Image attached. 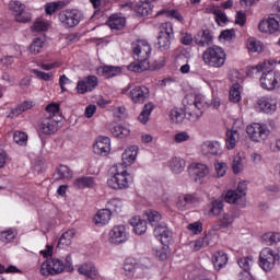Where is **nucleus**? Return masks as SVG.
Returning a JSON list of instances; mask_svg holds the SVG:
<instances>
[{
  "instance_id": "nucleus-1",
  "label": "nucleus",
  "mask_w": 280,
  "mask_h": 280,
  "mask_svg": "<svg viewBox=\"0 0 280 280\" xmlns=\"http://www.w3.org/2000/svg\"><path fill=\"white\" fill-rule=\"evenodd\" d=\"M206 105L203 97L195 96V100L186 107V112L180 108H173L170 113V119L173 124H183L185 117L189 121H198L205 113Z\"/></svg>"
},
{
  "instance_id": "nucleus-2",
  "label": "nucleus",
  "mask_w": 280,
  "mask_h": 280,
  "mask_svg": "<svg viewBox=\"0 0 280 280\" xmlns=\"http://www.w3.org/2000/svg\"><path fill=\"white\" fill-rule=\"evenodd\" d=\"M133 58L137 62L130 63L127 69L135 73H141L150 69V54H152V47L147 40L140 39L131 44Z\"/></svg>"
},
{
  "instance_id": "nucleus-3",
  "label": "nucleus",
  "mask_w": 280,
  "mask_h": 280,
  "mask_svg": "<svg viewBox=\"0 0 280 280\" xmlns=\"http://www.w3.org/2000/svg\"><path fill=\"white\" fill-rule=\"evenodd\" d=\"M275 65H277L276 61L266 60L252 68L253 71H257V73L262 72L259 82L261 89H265V91L280 89V73L275 71Z\"/></svg>"
},
{
  "instance_id": "nucleus-4",
  "label": "nucleus",
  "mask_w": 280,
  "mask_h": 280,
  "mask_svg": "<svg viewBox=\"0 0 280 280\" xmlns=\"http://www.w3.org/2000/svg\"><path fill=\"white\" fill-rule=\"evenodd\" d=\"M65 270H67V272H73V260L71 255L66 257L65 264L60 258L47 259L42 264L39 272L43 277H49V275H60L61 272H65Z\"/></svg>"
},
{
  "instance_id": "nucleus-5",
  "label": "nucleus",
  "mask_w": 280,
  "mask_h": 280,
  "mask_svg": "<svg viewBox=\"0 0 280 280\" xmlns=\"http://www.w3.org/2000/svg\"><path fill=\"white\" fill-rule=\"evenodd\" d=\"M110 174L112 177L107 180V185L110 189H128V187H130L132 175L126 171L122 164L112 166Z\"/></svg>"
},
{
  "instance_id": "nucleus-6",
  "label": "nucleus",
  "mask_w": 280,
  "mask_h": 280,
  "mask_svg": "<svg viewBox=\"0 0 280 280\" xmlns=\"http://www.w3.org/2000/svg\"><path fill=\"white\" fill-rule=\"evenodd\" d=\"M202 60L208 67L220 69L226 62V51H224V48L213 45L203 51Z\"/></svg>"
},
{
  "instance_id": "nucleus-7",
  "label": "nucleus",
  "mask_w": 280,
  "mask_h": 280,
  "mask_svg": "<svg viewBox=\"0 0 280 280\" xmlns=\"http://www.w3.org/2000/svg\"><path fill=\"white\" fill-rule=\"evenodd\" d=\"M246 189H248L246 182L238 183L237 189L226 192L225 202L237 205V207L244 209L246 207Z\"/></svg>"
},
{
  "instance_id": "nucleus-8",
  "label": "nucleus",
  "mask_w": 280,
  "mask_h": 280,
  "mask_svg": "<svg viewBox=\"0 0 280 280\" xmlns=\"http://www.w3.org/2000/svg\"><path fill=\"white\" fill-rule=\"evenodd\" d=\"M172 36H174V25L171 22L163 23L158 36V45L161 51H167L172 47Z\"/></svg>"
},
{
  "instance_id": "nucleus-9",
  "label": "nucleus",
  "mask_w": 280,
  "mask_h": 280,
  "mask_svg": "<svg viewBox=\"0 0 280 280\" xmlns=\"http://www.w3.org/2000/svg\"><path fill=\"white\" fill-rule=\"evenodd\" d=\"M188 174L195 183L202 185L207 183V178L211 174V168L202 163H192L188 166Z\"/></svg>"
},
{
  "instance_id": "nucleus-10",
  "label": "nucleus",
  "mask_w": 280,
  "mask_h": 280,
  "mask_svg": "<svg viewBox=\"0 0 280 280\" xmlns=\"http://www.w3.org/2000/svg\"><path fill=\"white\" fill-rule=\"evenodd\" d=\"M278 259L279 254L275 253L270 247H265L259 254V266L265 272H270Z\"/></svg>"
},
{
  "instance_id": "nucleus-11",
  "label": "nucleus",
  "mask_w": 280,
  "mask_h": 280,
  "mask_svg": "<svg viewBox=\"0 0 280 280\" xmlns=\"http://www.w3.org/2000/svg\"><path fill=\"white\" fill-rule=\"evenodd\" d=\"M59 21L63 27H75L82 21V12L79 10H65L59 13Z\"/></svg>"
},
{
  "instance_id": "nucleus-12",
  "label": "nucleus",
  "mask_w": 280,
  "mask_h": 280,
  "mask_svg": "<svg viewBox=\"0 0 280 280\" xmlns=\"http://www.w3.org/2000/svg\"><path fill=\"white\" fill-rule=\"evenodd\" d=\"M246 132L252 141H256L258 143L261 141H266V139H268V136L270 135L268 127L259 122L247 126Z\"/></svg>"
},
{
  "instance_id": "nucleus-13",
  "label": "nucleus",
  "mask_w": 280,
  "mask_h": 280,
  "mask_svg": "<svg viewBox=\"0 0 280 280\" xmlns=\"http://www.w3.org/2000/svg\"><path fill=\"white\" fill-rule=\"evenodd\" d=\"M279 14H271L259 22L258 30L265 34H275V32H279Z\"/></svg>"
},
{
  "instance_id": "nucleus-14",
  "label": "nucleus",
  "mask_w": 280,
  "mask_h": 280,
  "mask_svg": "<svg viewBox=\"0 0 280 280\" xmlns=\"http://www.w3.org/2000/svg\"><path fill=\"white\" fill-rule=\"evenodd\" d=\"M38 130L42 135H54L58 132V120H56L51 114L44 115L38 124Z\"/></svg>"
},
{
  "instance_id": "nucleus-15",
  "label": "nucleus",
  "mask_w": 280,
  "mask_h": 280,
  "mask_svg": "<svg viewBox=\"0 0 280 280\" xmlns=\"http://www.w3.org/2000/svg\"><path fill=\"white\" fill-rule=\"evenodd\" d=\"M97 84V77L88 75L86 78L78 82L77 92L79 93V95H84V93H91V91H95Z\"/></svg>"
},
{
  "instance_id": "nucleus-16",
  "label": "nucleus",
  "mask_w": 280,
  "mask_h": 280,
  "mask_svg": "<svg viewBox=\"0 0 280 280\" xmlns=\"http://www.w3.org/2000/svg\"><path fill=\"white\" fill-rule=\"evenodd\" d=\"M130 97L133 104H143L150 100V89L145 85H138L130 91Z\"/></svg>"
},
{
  "instance_id": "nucleus-17",
  "label": "nucleus",
  "mask_w": 280,
  "mask_h": 280,
  "mask_svg": "<svg viewBox=\"0 0 280 280\" xmlns=\"http://www.w3.org/2000/svg\"><path fill=\"white\" fill-rule=\"evenodd\" d=\"M108 242H110V244H124V242H128V234L126 233V226L115 225L109 231Z\"/></svg>"
},
{
  "instance_id": "nucleus-18",
  "label": "nucleus",
  "mask_w": 280,
  "mask_h": 280,
  "mask_svg": "<svg viewBox=\"0 0 280 280\" xmlns=\"http://www.w3.org/2000/svg\"><path fill=\"white\" fill-rule=\"evenodd\" d=\"M257 106L259 110L266 113L267 115L277 110V102H275V100H272L270 96H260L257 100Z\"/></svg>"
},
{
  "instance_id": "nucleus-19",
  "label": "nucleus",
  "mask_w": 280,
  "mask_h": 280,
  "mask_svg": "<svg viewBox=\"0 0 280 280\" xmlns=\"http://www.w3.org/2000/svg\"><path fill=\"white\" fill-rule=\"evenodd\" d=\"M153 234L162 244H165L172 237V231H170L166 223H158L153 230Z\"/></svg>"
},
{
  "instance_id": "nucleus-20",
  "label": "nucleus",
  "mask_w": 280,
  "mask_h": 280,
  "mask_svg": "<svg viewBox=\"0 0 280 280\" xmlns=\"http://www.w3.org/2000/svg\"><path fill=\"white\" fill-rule=\"evenodd\" d=\"M93 151L95 154L100 155L108 154V152H110V139L107 137L100 138L93 147Z\"/></svg>"
},
{
  "instance_id": "nucleus-21",
  "label": "nucleus",
  "mask_w": 280,
  "mask_h": 280,
  "mask_svg": "<svg viewBox=\"0 0 280 280\" xmlns=\"http://www.w3.org/2000/svg\"><path fill=\"white\" fill-rule=\"evenodd\" d=\"M79 275H84V277H88V279H97L100 277V272H97V269L95 266L91 262H86L84 265H81L78 267Z\"/></svg>"
},
{
  "instance_id": "nucleus-22",
  "label": "nucleus",
  "mask_w": 280,
  "mask_h": 280,
  "mask_svg": "<svg viewBox=\"0 0 280 280\" xmlns=\"http://www.w3.org/2000/svg\"><path fill=\"white\" fill-rule=\"evenodd\" d=\"M139 148L137 145H131L126 149L121 155L122 166L127 167V165H132L133 161H137V152Z\"/></svg>"
},
{
  "instance_id": "nucleus-23",
  "label": "nucleus",
  "mask_w": 280,
  "mask_h": 280,
  "mask_svg": "<svg viewBox=\"0 0 280 280\" xmlns=\"http://www.w3.org/2000/svg\"><path fill=\"white\" fill-rule=\"evenodd\" d=\"M110 215H113L110 209H102L95 214L93 222L96 226H106L110 222Z\"/></svg>"
},
{
  "instance_id": "nucleus-24",
  "label": "nucleus",
  "mask_w": 280,
  "mask_h": 280,
  "mask_svg": "<svg viewBox=\"0 0 280 280\" xmlns=\"http://www.w3.org/2000/svg\"><path fill=\"white\" fill-rule=\"evenodd\" d=\"M75 189H86L95 187V177L82 176L73 180L72 183Z\"/></svg>"
},
{
  "instance_id": "nucleus-25",
  "label": "nucleus",
  "mask_w": 280,
  "mask_h": 280,
  "mask_svg": "<svg viewBox=\"0 0 280 280\" xmlns=\"http://www.w3.org/2000/svg\"><path fill=\"white\" fill-rule=\"evenodd\" d=\"M212 40L213 36H211V32L209 30L200 31L195 36V43L198 45V47H207V45H211Z\"/></svg>"
},
{
  "instance_id": "nucleus-26",
  "label": "nucleus",
  "mask_w": 280,
  "mask_h": 280,
  "mask_svg": "<svg viewBox=\"0 0 280 280\" xmlns=\"http://www.w3.org/2000/svg\"><path fill=\"white\" fill-rule=\"evenodd\" d=\"M109 132H112L113 137L124 139L130 135V129L117 122H113L109 125Z\"/></svg>"
},
{
  "instance_id": "nucleus-27",
  "label": "nucleus",
  "mask_w": 280,
  "mask_h": 280,
  "mask_svg": "<svg viewBox=\"0 0 280 280\" xmlns=\"http://www.w3.org/2000/svg\"><path fill=\"white\" fill-rule=\"evenodd\" d=\"M130 224L133 226V233H136V235H143V233L148 231V223L145 220L141 219V217H133L130 220Z\"/></svg>"
},
{
  "instance_id": "nucleus-28",
  "label": "nucleus",
  "mask_w": 280,
  "mask_h": 280,
  "mask_svg": "<svg viewBox=\"0 0 280 280\" xmlns=\"http://www.w3.org/2000/svg\"><path fill=\"white\" fill-rule=\"evenodd\" d=\"M212 264L215 270H222L225 264H229V256L224 252H215L212 256Z\"/></svg>"
},
{
  "instance_id": "nucleus-29",
  "label": "nucleus",
  "mask_w": 280,
  "mask_h": 280,
  "mask_svg": "<svg viewBox=\"0 0 280 280\" xmlns=\"http://www.w3.org/2000/svg\"><path fill=\"white\" fill-rule=\"evenodd\" d=\"M168 167L173 174H183V172H185V160L172 158L168 161Z\"/></svg>"
},
{
  "instance_id": "nucleus-30",
  "label": "nucleus",
  "mask_w": 280,
  "mask_h": 280,
  "mask_svg": "<svg viewBox=\"0 0 280 280\" xmlns=\"http://www.w3.org/2000/svg\"><path fill=\"white\" fill-rule=\"evenodd\" d=\"M54 178L55 180H61L62 178L70 180V178H73V171L67 165H60L54 174Z\"/></svg>"
},
{
  "instance_id": "nucleus-31",
  "label": "nucleus",
  "mask_w": 280,
  "mask_h": 280,
  "mask_svg": "<svg viewBox=\"0 0 280 280\" xmlns=\"http://www.w3.org/2000/svg\"><path fill=\"white\" fill-rule=\"evenodd\" d=\"M98 75H105V78H115L121 73V68L113 66H103L97 69Z\"/></svg>"
},
{
  "instance_id": "nucleus-32",
  "label": "nucleus",
  "mask_w": 280,
  "mask_h": 280,
  "mask_svg": "<svg viewBox=\"0 0 280 280\" xmlns=\"http://www.w3.org/2000/svg\"><path fill=\"white\" fill-rule=\"evenodd\" d=\"M75 235L74 230H68L66 231L59 238V242L57 244L58 248H67V246H71V242Z\"/></svg>"
},
{
  "instance_id": "nucleus-33",
  "label": "nucleus",
  "mask_w": 280,
  "mask_h": 280,
  "mask_svg": "<svg viewBox=\"0 0 280 280\" xmlns=\"http://www.w3.org/2000/svg\"><path fill=\"white\" fill-rule=\"evenodd\" d=\"M237 141H240V132L237 130H229L226 132L225 145L228 150H234L235 145H237Z\"/></svg>"
},
{
  "instance_id": "nucleus-34",
  "label": "nucleus",
  "mask_w": 280,
  "mask_h": 280,
  "mask_svg": "<svg viewBox=\"0 0 280 280\" xmlns=\"http://www.w3.org/2000/svg\"><path fill=\"white\" fill-rule=\"evenodd\" d=\"M224 211V201L220 199H212L209 205L208 213L210 215H220Z\"/></svg>"
},
{
  "instance_id": "nucleus-35",
  "label": "nucleus",
  "mask_w": 280,
  "mask_h": 280,
  "mask_svg": "<svg viewBox=\"0 0 280 280\" xmlns=\"http://www.w3.org/2000/svg\"><path fill=\"white\" fill-rule=\"evenodd\" d=\"M203 154H212L213 156L220 154V143L218 142H205L201 147Z\"/></svg>"
},
{
  "instance_id": "nucleus-36",
  "label": "nucleus",
  "mask_w": 280,
  "mask_h": 280,
  "mask_svg": "<svg viewBox=\"0 0 280 280\" xmlns=\"http://www.w3.org/2000/svg\"><path fill=\"white\" fill-rule=\"evenodd\" d=\"M154 110V103L149 102L144 105L141 114L138 116V120L141 124H148L150 120V115H152V112Z\"/></svg>"
},
{
  "instance_id": "nucleus-37",
  "label": "nucleus",
  "mask_w": 280,
  "mask_h": 280,
  "mask_svg": "<svg viewBox=\"0 0 280 280\" xmlns=\"http://www.w3.org/2000/svg\"><path fill=\"white\" fill-rule=\"evenodd\" d=\"M145 218L151 226H156L159 225L163 217L156 210H147Z\"/></svg>"
},
{
  "instance_id": "nucleus-38",
  "label": "nucleus",
  "mask_w": 280,
  "mask_h": 280,
  "mask_svg": "<svg viewBox=\"0 0 280 280\" xmlns=\"http://www.w3.org/2000/svg\"><path fill=\"white\" fill-rule=\"evenodd\" d=\"M247 49L253 54H261V51H264V44L255 38H248Z\"/></svg>"
},
{
  "instance_id": "nucleus-39",
  "label": "nucleus",
  "mask_w": 280,
  "mask_h": 280,
  "mask_svg": "<svg viewBox=\"0 0 280 280\" xmlns=\"http://www.w3.org/2000/svg\"><path fill=\"white\" fill-rule=\"evenodd\" d=\"M232 168L234 174H240L244 170V153H237L232 162Z\"/></svg>"
},
{
  "instance_id": "nucleus-40",
  "label": "nucleus",
  "mask_w": 280,
  "mask_h": 280,
  "mask_svg": "<svg viewBox=\"0 0 280 280\" xmlns=\"http://www.w3.org/2000/svg\"><path fill=\"white\" fill-rule=\"evenodd\" d=\"M108 25L112 30H122L126 25V19L119 18L118 15H112Z\"/></svg>"
},
{
  "instance_id": "nucleus-41",
  "label": "nucleus",
  "mask_w": 280,
  "mask_h": 280,
  "mask_svg": "<svg viewBox=\"0 0 280 280\" xmlns=\"http://www.w3.org/2000/svg\"><path fill=\"white\" fill-rule=\"evenodd\" d=\"M44 47L45 40H43L40 37H36L30 45V51L31 54H34L36 56L37 54H40L43 51Z\"/></svg>"
},
{
  "instance_id": "nucleus-42",
  "label": "nucleus",
  "mask_w": 280,
  "mask_h": 280,
  "mask_svg": "<svg viewBox=\"0 0 280 280\" xmlns=\"http://www.w3.org/2000/svg\"><path fill=\"white\" fill-rule=\"evenodd\" d=\"M262 240L268 246H272V244L280 242V234L277 232H268L262 235Z\"/></svg>"
},
{
  "instance_id": "nucleus-43",
  "label": "nucleus",
  "mask_w": 280,
  "mask_h": 280,
  "mask_svg": "<svg viewBox=\"0 0 280 280\" xmlns=\"http://www.w3.org/2000/svg\"><path fill=\"white\" fill-rule=\"evenodd\" d=\"M32 106H33L32 102H24L20 104L18 107L11 110V117H19V115H21L22 113H25V110H30Z\"/></svg>"
},
{
  "instance_id": "nucleus-44",
  "label": "nucleus",
  "mask_w": 280,
  "mask_h": 280,
  "mask_svg": "<svg viewBox=\"0 0 280 280\" xmlns=\"http://www.w3.org/2000/svg\"><path fill=\"white\" fill-rule=\"evenodd\" d=\"M207 11L215 15V20L218 21V23H226L229 21V19L226 18V13L222 12V10L215 7L207 9Z\"/></svg>"
},
{
  "instance_id": "nucleus-45",
  "label": "nucleus",
  "mask_w": 280,
  "mask_h": 280,
  "mask_svg": "<svg viewBox=\"0 0 280 280\" xmlns=\"http://www.w3.org/2000/svg\"><path fill=\"white\" fill-rule=\"evenodd\" d=\"M240 268L244 270V272H250V268L253 267L254 260L250 257H243L237 261Z\"/></svg>"
},
{
  "instance_id": "nucleus-46",
  "label": "nucleus",
  "mask_w": 280,
  "mask_h": 280,
  "mask_svg": "<svg viewBox=\"0 0 280 280\" xmlns=\"http://www.w3.org/2000/svg\"><path fill=\"white\" fill-rule=\"evenodd\" d=\"M242 100V94L240 92V85L235 84L230 90V102L237 104Z\"/></svg>"
},
{
  "instance_id": "nucleus-47",
  "label": "nucleus",
  "mask_w": 280,
  "mask_h": 280,
  "mask_svg": "<svg viewBox=\"0 0 280 280\" xmlns=\"http://www.w3.org/2000/svg\"><path fill=\"white\" fill-rule=\"evenodd\" d=\"M158 14H165L168 19H176V21L183 22V15L176 10H161Z\"/></svg>"
},
{
  "instance_id": "nucleus-48",
  "label": "nucleus",
  "mask_w": 280,
  "mask_h": 280,
  "mask_svg": "<svg viewBox=\"0 0 280 280\" xmlns=\"http://www.w3.org/2000/svg\"><path fill=\"white\" fill-rule=\"evenodd\" d=\"M13 141H15L18 145H27V133L23 131H15L13 135Z\"/></svg>"
},
{
  "instance_id": "nucleus-49",
  "label": "nucleus",
  "mask_w": 280,
  "mask_h": 280,
  "mask_svg": "<svg viewBox=\"0 0 280 280\" xmlns=\"http://www.w3.org/2000/svg\"><path fill=\"white\" fill-rule=\"evenodd\" d=\"M10 10L16 16L21 14L25 10V4L21 3V1H11L9 4Z\"/></svg>"
},
{
  "instance_id": "nucleus-50",
  "label": "nucleus",
  "mask_w": 280,
  "mask_h": 280,
  "mask_svg": "<svg viewBox=\"0 0 280 280\" xmlns=\"http://www.w3.org/2000/svg\"><path fill=\"white\" fill-rule=\"evenodd\" d=\"M49 28V24L40 19L36 20L34 25L32 26L33 32H47Z\"/></svg>"
},
{
  "instance_id": "nucleus-51",
  "label": "nucleus",
  "mask_w": 280,
  "mask_h": 280,
  "mask_svg": "<svg viewBox=\"0 0 280 280\" xmlns=\"http://www.w3.org/2000/svg\"><path fill=\"white\" fill-rule=\"evenodd\" d=\"M60 112V105L52 103L46 106V113L44 115H50L55 119L56 115Z\"/></svg>"
},
{
  "instance_id": "nucleus-52",
  "label": "nucleus",
  "mask_w": 280,
  "mask_h": 280,
  "mask_svg": "<svg viewBox=\"0 0 280 280\" xmlns=\"http://www.w3.org/2000/svg\"><path fill=\"white\" fill-rule=\"evenodd\" d=\"M32 73H34V75H36V78H38V80H44V82H49V80H51V78H54V73L49 72H43L40 70H36L33 69Z\"/></svg>"
},
{
  "instance_id": "nucleus-53",
  "label": "nucleus",
  "mask_w": 280,
  "mask_h": 280,
  "mask_svg": "<svg viewBox=\"0 0 280 280\" xmlns=\"http://www.w3.org/2000/svg\"><path fill=\"white\" fill-rule=\"evenodd\" d=\"M15 21H18V23H28V21H32V14L24 9L21 13L15 15Z\"/></svg>"
},
{
  "instance_id": "nucleus-54",
  "label": "nucleus",
  "mask_w": 280,
  "mask_h": 280,
  "mask_svg": "<svg viewBox=\"0 0 280 280\" xmlns=\"http://www.w3.org/2000/svg\"><path fill=\"white\" fill-rule=\"evenodd\" d=\"M184 197L186 198L188 209H191L194 205H198V202H200V198L196 194H187V195H184Z\"/></svg>"
},
{
  "instance_id": "nucleus-55",
  "label": "nucleus",
  "mask_w": 280,
  "mask_h": 280,
  "mask_svg": "<svg viewBox=\"0 0 280 280\" xmlns=\"http://www.w3.org/2000/svg\"><path fill=\"white\" fill-rule=\"evenodd\" d=\"M194 250H200V248H205V246H209V237H201L192 243Z\"/></svg>"
},
{
  "instance_id": "nucleus-56",
  "label": "nucleus",
  "mask_w": 280,
  "mask_h": 280,
  "mask_svg": "<svg viewBox=\"0 0 280 280\" xmlns=\"http://www.w3.org/2000/svg\"><path fill=\"white\" fill-rule=\"evenodd\" d=\"M176 207L178 211H187V209H189L185 195H182L177 198Z\"/></svg>"
},
{
  "instance_id": "nucleus-57",
  "label": "nucleus",
  "mask_w": 280,
  "mask_h": 280,
  "mask_svg": "<svg viewBox=\"0 0 280 280\" xmlns=\"http://www.w3.org/2000/svg\"><path fill=\"white\" fill-rule=\"evenodd\" d=\"M233 224V215L231 214H223L220 219V226L221 229H226Z\"/></svg>"
},
{
  "instance_id": "nucleus-58",
  "label": "nucleus",
  "mask_w": 280,
  "mask_h": 280,
  "mask_svg": "<svg viewBox=\"0 0 280 280\" xmlns=\"http://www.w3.org/2000/svg\"><path fill=\"white\" fill-rule=\"evenodd\" d=\"M124 270H125L127 277H133L137 271V267L135 266V264L127 260L124 264Z\"/></svg>"
},
{
  "instance_id": "nucleus-59",
  "label": "nucleus",
  "mask_w": 280,
  "mask_h": 280,
  "mask_svg": "<svg viewBox=\"0 0 280 280\" xmlns=\"http://www.w3.org/2000/svg\"><path fill=\"white\" fill-rule=\"evenodd\" d=\"M59 9H60L59 2H49L45 5L46 14H54L55 12H58Z\"/></svg>"
},
{
  "instance_id": "nucleus-60",
  "label": "nucleus",
  "mask_w": 280,
  "mask_h": 280,
  "mask_svg": "<svg viewBox=\"0 0 280 280\" xmlns=\"http://www.w3.org/2000/svg\"><path fill=\"white\" fill-rule=\"evenodd\" d=\"M0 240L1 242H4V244H9V242H12V240H14V232H12V230L1 232Z\"/></svg>"
},
{
  "instance_id": "nucleus-61",
  "label": "nucleus",
  "mask_w": 280,
  "mask_h": 280,
  "mask_svg": "<svg viewBox=\"0 0 280 280\" xmlns=\"http://www.w3.org/2000/svg\"><path fill=\"white\" fill-rule=\"evenodd\" d=\"M187 229L188 231H191L194 235H198V233H202V223L200 222L190 223L188 224Z\"/></svg>"
},
{
  "instance_id": "nucleus-62",
  "label": "nucleus",
  "mask_w": 280,
  "mask_h": 280,
  "mask_svg": "<svg viewBox=\"0 0 280 280\" xmlns=\"http://www.w3.org/2000/svg\"><path fill=\"white\" fill-rule=\"evenodd\" d=\"M138 13L141 14V16H150V14H152V9H150V4L143 3L138 7Z\"/></svg>"
},
{
  "instance_id": "nucleus-63",
  "label": "nucleus",
  "mask_w": 280,
  "mask_h": 280,
  "mask_svg": "<svg viewBox=\"0 0 280 280\" xmlns=\"http://www.w3.org/2000/svg\"><path fill=\"white\" fill-rule=\"evenodd\" d=\"M174 141L176 143H184V141H189V133H187L185 131L176 133L174 137Z\"/></svg>"
},
{
  "instance_id": "nucleus-64",
  "label": "nucleus",
  "mask_w": 280,
  "mask_h": 280,
  "mask_svg": "<svg viewBox=\"0 0 280 280\" xmlns=\"http://www.w3.org/2000/svg\"><path fill=\"white\" fill-rule=\"evenodd\" d=\"M235 23H236V25L244 26V24L246 23V13H244L242 11H237Z\"/></svg>"
}]
</instances>
